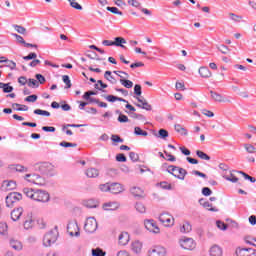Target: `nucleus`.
I'll return each mask as SVG.
<instances>
[{
  "label": "nucleus",
  "mask_w": 256,
  "mask_h": 256,
  "mask_svg": "<svg viewBox=\"0 0 256 256\" xmlns=\"http://www.w3.org/2000/svg\"><path fill=\"white\" fill-rule=\"evenodd\" d=\"M24 195L32 201H37L38 203H47L49 201L50 196L47 191L44 190H35L33 188H24L23 189Z\"/></svg>",
  "instance_id": "1"
},
{
  "label": "nucleus",
  "mask_w": 256,
  "mask_h": 256,
  "mask_svg": "<svg viewBox=\"0 0 256 256\" xmlns=\"http://www.w3.org/2000/svg\"><path fill=\"white\" fill-rule=\"evenodd\" d=\"M192 229L193 228H192V226L190 225L189 222H184L180 226V233H191Z\"/></svg>",
  "instance_id": "28"
},
{
  "label": "nucleus",
  "mask_w": 256,
  "mask_h": 256,
  "mask_svg": "<svg viewBox=\"0 0 256 256\" xmlns=\"http://www.w3.org/2000/svg\"><path fill=\"white\" fill-rule=\"evenodd\" d=\"M158 134L161 139H167L169 137V132L165 129H160Z\"/></svg>",
  "instance_id": "51"
},
{
  "label": "nucleus",
  "mask_w": 256,
  "mask_h": 256,
  "mask_svg": "<svg viewBox=\"0 0 256 256\" xmlns=\"http://www.w3.org/2000/svg\"><path fill=\"white\" fill-rule=\"evenodd\" d=\"M238 173H240V175H243L244 179H248V181H251V183L256 182L255 177L249 176L247 173H245L243 171H239Z\"/></svg>",
  "instance_id": "49"
},
{
  "label": "nucleus",
  "mask_w": 256,
  "mask_h": 256,
  "mask_svg": "<svg viewBox=\"0 0 256 256\" xmlns=\"http://www.w3.org/2000/svg\"><path fill=\"white\" fill-rule=\"evenodd\" d=\"M209 255L210 256H223V248L221 246L214 244L210 249H209Z\"/></svg>",
  "instance_id": "17"
},
{
  "label": "nucleus",
  "mask_w": 256,
  "mask_h": 256,
  "mask_svg": "<svg viewBox=\"0 0 256 256\" xmlns=\"http://www.w3.org/2000/svg\"><path fill=\"white\" fill-rule=\"evenodd\" d=\"M104 79H106V81H109L110 83H112V85H115V83H117V80L115 79V77H113V74L111 71H106L104 73Z\"/></svg>",
  "instance_id": "31"
},
{
  "label": "nucleus",
  "mask_w": 256,
  "mask_h": 256,
  "mask_svg": "<svg viewBox=\"0 0 256 256\" xmlns=\"http://www.w3.org/2000/svg\"><path fill=\"white\" fill-rule=\"evenodd\" d=\"M85 207H88V209H95L99 205V203L94 199H88L84 201Z\"/></svg>",
  "instance_id": "30"
},
{
  "label": "nucleus",
  "mask_w": 256,
  "mask_h": 256,
  "mask_svg": "<svg viewBox=\"0 0 256 256\" xmlns=\"http://www.w3.org/2000/svg\"><path fill=\"white\" fill-rule=\"evenodd\" d=\"M216 225H217L218 229H221L222 231H225V229H227V224H225L222 221H217Z\"/></svg>",
  "instance_id": "64"
},
{
  "label": "nucleus",
  "mask_w": 256,
  "mask_h": 256,
  "mask_svg": "<svg viewBox=\"0 0 256 256\" xmlns=\"http://www.w3.org/2000/svg\"><path fill=\"white\" fill-rule=\"evenodd\" d=\"M35 115H43L44 117H51V113L47 110L36 109L34 110Z\"/></svg>",
  "instance_id": "41"
},
{
  "label": "nucleus",
  "mask_w": 256,
  "mask_h": 256,
  "mask_svg": "<svg viewBox=\"0 0 256 256\" xmlns=\"http://www.w3.org/2000/svg\"><path fill=\"white\" fill-rule=\"evenodd\" d=\"M167 172L170 173V175H173V177H175L176 179H179L180 181H185V177H187V170L179 166L170 165L167 168Z\"/></svg>",
  "instance_id": "2"
},
{
  "label": "nucleus",
  "mask_w": 256,
  "mask_h": 256,
  "mask_svg": "<svg viewBox=\"0 0 256 256\" xmlns=\"http://www.w3.org/2000/svg\"><path fill=\"white\" fill-rule=\"evenodd\" d=\"M84 230L86 233H95L97 231V220H95L93 217L87 218Z\"/></svg>",
  "instance_id": "9"
},
{
  "label": "nucleus",
  "mask_w": 256,
  "mask_h": 256,
  "mask_svg": "<svg viewBox=\"0 0 256 256\" xmlns=\"http://www.w3.org/2000/svg\"><path fill=\"white\" fill-rule=\"evenodd\" d=\"M24 61H31V59H37V53L32 52L28 54L27 56L23 57Z\"/></svg>",
  "instance_id": "55"
},
{
  "label": "nucleus",
  "mask_w": 256,
  "mask_h": 256,
  "mask_svg": "<svg viewBox=\"0 0 256 256\" xmlns=\"http://www.w3.org/2000/svg\"><path fill=\"white\" fill-rule=\"evenodd\" d=\"M28 103H35L37 101V95L33 94L25 98Z\"/></svg>",
  "instance_id": "60"
},
{
  "label": "nucleus",
  "mask_w": 256,
  "mask_h": 256,
  "mask_svg": "<svg viewBox=\"0 0 256 256\" xmlns=\"http://www.w3.org/2000/svg\"><path fill=\"white\" fill-rule=\"evenodd\" d=\"M120 83L123 87H126V89H131V87H133V81L131 80L120 79Z\"/></svg>",
  "instance_id": "38"
},
{
  "label": "nucleus",
  "mask_w": 256,
  "mask_h": 256,
  "mask_svg": "<svg viewBox=\"0 0 256 256\" xmlns=\"http://www.w3.org/2000/svg\"><path fill=\"white\" fill-rule=\"evenodd\" d=\"M118 121H119V123H128L129 117H127V115H125V114H120L118 116Z\"/></svg>",
  "instance_id": "54"
},
{
  "label": "nucleus",
  "mask_w": 256,
  "mask_h": 256,
  "mask_svg": "<svg viewBox=\"0 0 256 256\" xmlns=\"http://www.w3.org/2000/svg\"><path fill=\"white\" fill-rule=\"evenodd\" d=\"M116 161H118V163H125L127 161V157L125 154H118L116 155Z\"/></svg>",
  "instance_id": "52"
},
{
  "label": "nucleus",
  "mask_w": 256,
  "mask_h": 256,
  "mask_svg": "<svg viewBox=\"0 0 256 256\" xmlns=\"http://www.w3.org/2000/svg\"><path fill=\"white\" fill-rule=\"evenodd\" d=\"M37 169L38 171H40V173H43L44 175H49L53 173V170L55 169V167L49 162H42L38 164Z\"/></svg>",
  "instance_id": "10"
},
{
  "label": "nucleus",
  "mask_w": 256,
  "mask_h": 256,
  "mask_svg": "<svg viewBox=\"0 0 256 256\" xmlns=\"http://www.w3.org/2000/svg\"><path fill=\"white\" fill-rule=\"evenodd\" d=\"M99 189L103 192L111 191V184L106 183L99 186Z\"/></svg>",
  "instance_id": "56"
},
{
  "label": "nucleus",
  "mask_w": 256,
  "mask_h": 256,
  "mask_svg": "<svg viewBox=\"0 0 256 256\" xmlns=\"http://www.w3.org/2000/svg\"><path fill=\"white\" fill-rule=\"evenodd\" d=\"M123 191H124L123 185L119 183L110 184V193H113L114 195H118V193H123Z\"/></svg>",
  "instance_id": "20"
},
{
  "label": "nucleus",
  "mask_w": 256,
  "mask_h": 256,
  "mask_svg": "<svg viewBox=\"0 0 256 256\" xmlns=\"http://www.w3.org/2000/svg\"><path fill=\"white\" fill-rule=\"evenodd\" d=\"M255 239L256 238H252V237H250V236H246V237H244V241H245V243L247 244V245H254V243H255Z\"/></svg>",
  "instance_id": "57"
},
{
  "label": "nucleus",
  "mask_w": 256,
  "mask_h": 256,
  "mask_svg": "<svg viewBox=\"0 0 256 256\" xmlns=\"http://www.w3.org/2000/svg\"><path fill=\"white\" fill-rule=\"evenodd\" d=\"M10 169L11 171H19V172L27 171V168L19 164L10 166Z\"/></svg>",
  "instance_id": "43"
},
{
  "label": "nucleus",
  "mask_w": 256,
  "mask_h": 256,
  "mask_svg": "<svg viewBox=\"0 0 256 256\" xmlns=\"http://www.w3.org/2000/svg\"><path fill=\"white\" fill-rule=\"evenodd\" d=\"M119 204L117 202H106L103 204L104 211H117Z\"/></svg>",
  "instance_id": "23"
},
{
  "label": "nucleus",
  "mask_w": 256,
  "mask_h": 256,
  "mask_svg": "<svg viewBox=\"0 0 256 256\" xmlns=\"http://www.w3.org/2000/svg\"><path fill=\"white\" fill-rule=\"evenodd\" d=\"M244 149L247 153L254 154L256 153V148L252 144H244Z\"/></svg>",
  "instance_id": "42"
},
{
  "label": "nucleus",
  "mask_w": 256,
  "mask_h": 256,
  "mask_svg": "<svg viewBox=\"0 0 256 256\" xmlns=\"http://www.w3.org/2000/svg\"><path fill=\"white\" fill-rule=\"evenodd\" d=\"M136 211H138V213H147V207L145 204L138 202L136 203Z\"/></svg>",
  "instance_id": "34"
},
{
  "label": "nucleus",
  "mask_w": 256,
  "mask_h": 256,
  "mask_svg": "<svg viewBox=\"0 0 256 256\" xmlns=\"http://www.w3.org/2000/svg\"><path fill=\"white\" fill-rule=\"evenodd\" d=\"M148 256H167V249L161 245H156L150 248Z\"/></svg>",
  "instance_id": "8"
},
{
  "label": "nucleus",
  "mask_w": 256,
  "mask_h": 256,
  "mask_svg": "<svg viewBox=\"0 0 256 256\" xmlns=\"http://www.w3.org/2000/svg\"><path fill=\"white\" fill-rule=\"evenodd\" d=\"M143 249V244L139 241H135L132 243V251L134 253H141V250Z\"/></svg>",
  "instance_id": "32"
},
{
  "label": "nucleus",
  "mask_w": 256,
  "mask_h": 256,
  "mask_svg": "<svg viewBox=\"0 0 256 256\" xmlns=\"http://www.w3.org/2000/svg\"><path fill=\"white\" fill-rule=\"evenodd\" d=\"M107 11H110V13H113L114 15H123V12L119 11V8L117 7H107Z\"/></svg>",
  "instance_id": "46"
},
{
  "label": "nucleus",
  "mask_w": 256,
  "mask_h": 256,
  "mask_svg": "<svg viewBox=\"0 0 256 256\" xmlns=\"http://www.w3.org/2000/svg\"><path fill=\"white\" fill-rule=\"evenodd\" d=\"M164 155H165L166 161L174 162L177 160V158H175V156H173L172 154H169V152H167V151H164Z\"/></svg>",
  "instance_id": "53"
},
{
  "label": "nucleus",
  "mask_w": 256,
  "mask_h": 256,
  "mask_svg": "<svg viewBox=\"0 0 256 256\" xmlns=\"http://www.w3.org/2000/svg\"><path fill=\"white\" fill-rule=\"evenodd\" d=\"M125 43H127V40L123 37H116L114 38V46L115 47H121L122 49H125Z\"/></svg>",
  "instance_id": "27"
},
{
  "label": "nucleus",
  "mask_w": 256,
  "mask_h": 256,
  "mask_svg": "<svg viewBox=\"0 0 256 256\" xmlns=\"http://www.w3.org/2000/svg\"><path fill=\"white\" fill-rule=\"evenodd\" d=\"M86 176L90 179L99 177V170L97 168H89L86 170Z\"/></svg>",
  "instance_id": "26"
},
{
  "label": "nucleus",
  "mask_w": 256,
  "mask_h": 256,
  "mask_svg": "<svg viewBox=\"0 0 256 256\" xmlns=\"http://www.w3.org/2000/svg\"><path fill=\"white\" fill-rule=\"evenodd\" d=\"M59 237V230H57V227L50 230L48 233L45 234L43 238V245L45 247H51L53 243L57 241Z\"/></svg>",
  "instance_id": "3"
},
{
  "label": "nucleus",
  "mask_w": 256,
  "mask_h": 256,
  "mask_svg": "<svg viewBox=\"0 0 256 256\" xmlns=\"http://www.w3.org/2000/svg\"><path fill=\"white\" fill-rule=\"evenodd\" d=\"M217 49L220 51V53H222V55H228V53L231 51L229 47L225 46L224 44L219 45Z\"/></svg>",
  "instance_id": "37"
},
{
  "label": "nucleus",
  "mask_w": 256,
  "mask_h": 256,
  "mask_svg": "<svg viewBox=\"0 0 256 256\" xmlns=\"http://www.w3.org/2000/svg\"><path fill=\"white\" fill-rule=\"evenodd\" d=\"M159 221L164 227H173L175 225V218L171 214L163 213L159 216Z\"/></svg>",
  "instance_id": "7"
},
{
  "label": "nucleus",
  "mask_w": 256,
  "mask_h": 256,
  "mask_svg": "<svg viewBox=\"0 0 256 256\" xmlns=\"http://www.w3.org/2000/svg\"><path fill=\"white\" fill-rule=\"evenodd\" d=\"M210 95H211V99H213V101H216L217 103H231V100L223 97V95L213 90L210 91Z\"/></svg>",
  "instance_id": "14"
},
{
  "label": "nucleus",
  "mask_w": 256,
  "mask_h": 256,
  "mask_svg": "<svg viewBox=\"0 0 256 256\" xmlns=\"http://www.w3.org/2000/svg\"><path fill=\"white\" fill-rule=\"evenodd\" d=\"M28 87H39V82L35 79H29Z\"/></svg>",
  "instance_id": "61"
},
{
  "label": "nucleus",
  "mask_w": 256,
  "mask_h": 256,
  "mask_svg": "<svg viewBox=\"0 0 256 256\" xmlns=\"http://www.w3.org/2000/svg\"><path fill=\"white\" fill-rule=\"evenodd\" d=\"M199 203L200 205H202V207H204V209H207V211H212L214 213H217L219 211L217 208L213 207V204L209 203V201L200 199Z\"/></svg>",
  "instance_id": "21"
},
{
  "label": "nucleus",
  "mask_w": 256,
  "mask_h": 256,
  "mask_svg": "<svg viewBox=\"0 0 256 256\" xmlns=\"http://www.w3.org/2000/svg\"><path fill=\"white\" fill-rule=\"evenodd\" d=\"M196 155H197V157H199V159H202L203 161H210L211 160V157L209 155H207V153H205L201 150H197Z\"/></svg>",
  "instance_id": "33"
},
{
  "label": "nucleus",
  "mask_w": 256,
  "mask_h": 256,
  "mask_svg": "<svg viewBox=\"0 0 256 256\" xmlns=\"http://www.w3.org/2000/svg\"><path fill=\"white\" fill-rule=\"evenodd\" d=\"M11 219L12 221H19L21 219V215H23V208L18 207L11 211Z\"/></svg>",
  "instance_id": "18"
},
{
  "label": "nucleus",
  "mask_w": 256,
  "mask_h": 256,
  "mask_svg": "<svg viewBox=\"0 0 256 256\" xmlns=\"http://www.w3.org/2000/svg\"><path fill=\"white\" fill-rule=\"evenodd\" d=\"M131 237L129 236V233L122 232L118 236V243L119 245H122L123 247L127 245L130 241Z\"/></svg>",
  "instance_id": "16"
},
{
  "label": "nucleus",
  "mask_w": 256,
  "mask_h": 256,
  "mask_svg": "<svg viewBox=\"0 0 256 256\" xmlns=\"http://www.w3.org/2000/svg\"><path fill=\"white\" fill-rule=\"evenodd\" d=\"M128 5L139 9V7H141V2H139V0H128Z\"/></svg>",
  "instance_id": "47"
},
{
  "label": "nucleus",
  "mask_w": 256,
  "mask_h": 256,
  "mask_svg": "<svg viewBox=\"0 0 256 256\" xmlns=\"http://www.w3.org/2000/svg\"><path fill=\"white\" fill-rule=\"evenodd\" d=\"M129 158L131 159V161L137 162V161H139V154H137L135 152H130Z\"/></svg>",
  "instance_id": "59"
},
{
  "label": "nucleus",
  "mask_w": 256,
  "mask_h": 256,
  "mask_svg": "<svg viewBox=\"0 0 256 256\" xmlns=\"http://www.w3.org/2000/svg\"><path fill=\"white\" fill-rule=\"evenodd\" d=\"M107 253L101 248L92 249V256H105Z\"/></svg>",
  "instance_id": "36"
},
{
  "label": "nucleus",
  "mask_w": 256,
  "mask_h": 256,
  "mask_svg": "<svg viewBox=\"0 0 256 256\" xmlns=\"http://www.w3.org/2000/svg\"><path fill=\"white\" fill-rule=\"evenodd\" d=\"M136 99L140 103L136 104V107H139L140 109H145V111H151L153 109V106H151V104H149V102H147L145 98L137 97Z\"/></svg>",
  "instance_id": "15"
},
{
  "label": "nucleus",
  "mask_w": 256,
  "mask_h": 256,
  "mask_svg": "<svg viewBox=\"0 0 256 256\" xmlns=\"http://www.w3.org/2000/svg\"><path fill=\"white\" fill-rule=\"evenodd\" d=\"M24 179H26L28 183H32L33 185H38L40 187H43V185L47 183L44 178L38 174H26Z\"/></svg>",
  "instance_id": "4"
},
{
  "label": "nucleus",
  "mask_w": 256,
  "mask_h": 256,
  "mask_svg": "<svg viewBox=\"0 0 256 256\" xmlns=\"http://www.w3.org/2000/svg\"><path fill=\"white\" fill-rule=\"evenodd\" d=\"M179 245L182 247V249H185L186 251H193L195 247H197V244L195 243V240L193 238H181L179 240Z\"/></svg>",
  "instance_id": "5"
},
{
  "label": "nucleus",
  "mask_w": 256,
  "mask_h": 256,
  "mask_svg": "<svg viewBox=\"0 0 256 256\" xmlns=\"http://www.w3.org/2000/svg\"><path fill=\"white\" fill-rule=\"evenodd\" d=\"M67 232L71 237H79L80 231H79V225L77 224V222L75 221L69 222L67 226Z\"/></svg>",
  "instance_id": "11"
},
{
  "label": "nucleus",
  "mask_w": 256,
  "mask_h": 256,
  "mask_svg": "<svg viewBox=\"0 0 256 256\" xmlns=\"http://www.w3.org/2000/svg\"><path fill=\"white\" fill-rule=\"evenodd\" d=\"M134 93H135V95H137V97H141V85H139V84H136L135 86H134Z\"/></svg>",
  "instance_id": "62"
},
{
  "label": "nucleus",
  "mask_w": 256,
  "mask_h": 256,
  "mask_svg": "<svg viewBox=\"0 0 256 256\" xmlns=\"http://www.w3.org/2000/svg\"><path fill=\"white\" fill-rule=\"evenodd\" d=\"M134 133H135L136 135H140V136H142V137H147V135H148L147 131H143V130L141 129V127H135V128H134Z\"/></svg>",
  "instance_id": "44"
},
{
  "label": "nucleus",
  "mask_w": 256,
  "mask_h": 256,
  "mask_svg": "<svg viewBox=\"0 0 256 256\" xmlns=\"http://www.w3.org/2000/svg\"><path fill=\"white\" fill-rule=\"evenodd\" d=\"M95 88L99 91H103V89H107V84L103 83L101 80H98Z\"/></svg>",
  "instance_id": "48"
},
{
  "label": "nucleus",
  "mask_w": 256,
  "mask_h": 256,
  "mask_svg": "<svg viewBox=\"0 0 256 256\" xmlns=\"http://www.w3.org/2000/svg\"><path fill=\"white\" fill-rule=\"evenodd\" d=\"M68 2L70 3V6L73 9H76L77 11H82L83 10V6H81L79 3H77L75 0H68Z\"/></svg>",
  "instance_id": "39"
},
{
  "label": "nucleus",
  "mask_w": 256,
  "mask_h": 256,
  "mask_svg": "<svg viewBox=\"0 0 256 256\" xmlns=\"http://www.w3.org/2000/svg\"><path fill=\"white\" fill-rule=\"evenodd\" d=\"M115 75H118V77H121V79H124V77H126V79H129V74H127V72H123V71H114Z\"/></svg>",
  "instance_id": "58"
},
{
  "label": "nucleus",
  "mask_w": 256,
  "mask_h": 256,
  "mask_svg": "<svg viewBox=\"0 0 256 256\" xmlns=\"http://www.w3.org/2000/svg\"><path fill=\"white\" fill-rule=\"evenodd\" d=\"M10 246L14 251H22L23 250V243L21 241L16 240V239H11L10 240Z\"/></svg>",
  "instance_id": "24"
},
{
  "label": "nucleus",
  "mask_w": 256,
  "mask_h": 256,
  "mask_svg": "<svg viewBox=\"0 0 256 256\" xmlns=\"http://www.w3.org/2000/svg\"><path fill=\"white\" fill-rule=\"evenodd\" d=\"M106 101H109V103H115V101H120L122 103H127V100L123 99V98H119L117 96L114 95H108L105 97Z\"/></svg>",
  "instance_id": "29"
},
{
  "label": "nucleus",
  "mask_w": 256,
  "mask_h": 256,
  "mask_svg": "<svg viewBox=\"0 0 256 256\" xmlns=\"http://www.w3.org/2000/svg\"><path fill=\"white\" fill-rule=\"evenodd\" d=\"M144 225L147 231H150V233H160L161 231L154 220H145Z\"/></svg>",
  "instance_id": "13"
},
{
  "label": "nucleus",
  "mask_w": 256,
  "mask_h": 256,
  "mask_svg": "<svg viewBox=\"0 0 256 256\" xmlns=\"http://www.w3.org/2000/svg\"><path fill=\"white\" fill-rule=\"evenodd\" d=\"M175 131H177V133H180V135H187V129H185L183 126H181L180 124H176L174 126Z\"/></svg>",
  "instance_id": "40"
},
{
  "label": "nucleus",
  "mask_w": 256,
  "mask_h": 256,
  "mask_svg": "<svg viewBox=\"0 0 256 256\" xmlns=\"http://www.w3.org/2000/svg\"><path fill=\"white\" fill-rule=\"evenodd\" d=\"M229 174H224L223 177L226 179V181H230L231 183H237L239 181V178L235 176V171L229 170Z\"/></svg>",
  "instance_id": "25"
},
{
  "label": "nucleus",
  "mask_w": 256,
  "mask_h": 256,
  "mask_svg": "<svg viewBox=\"0 0 256 256\" xmlns=\"http://www.w3.org/2000/svg\"><path fill=\"white\" fill-rule=\"evenodd\" d=\"M91 95H97V93L93 91H87L84 93L83 99H85V101H89V103H93V98H91Z\"/></svg>",
  "instance_id": "35"
},
{
  "label": "nucleus",
  "mask_w": 256,
  "mask_h": 256,
  "mask_svg": "<svg viewBox=\"0 0 256 256\" xmlns=\"http://www.w3.org/2000/svg\"><path fill=\"white\" fill-rule=\"evenodd\" d=\"M23 199V195L19 192H11L7 197H6V207H13L15 203L18 201H21Z\"/></svg>",
  "instance_id": "6"
},
{
  "label": "nucleus",
  "mask_w": 256,
  "mask_h": 256,
  "mask_svg": "<svg viewBox=\"0 0 256 256\" xmlns=\"http://www.w3.org/2000/svg\"><path fill=\"white\" fill-rule=\"evenodd\" d=\"M213 192L211 191V188L209 187H204L202 189V194L205 196V197H209V195H211Z\"/></svg>",
  "instance_id": "63"
},
{
  "label": "nucleus",
  "mask_w": 256,
  "mask_h": 256,
  "mask_svg": "<svg viewBox=\"0 0 256 256\" xmlns=\"http://www.w3.org/2000/svg\"><path fill=\"white\" fill-rule=\"evenodd\" d=\"M131 194L139 199H143V197H145V191L139 187H132Z\"/></svg>",
  "instance_id": "22"
},
{
  "label": "nucleus",
  "mask_w": 256,
  "mask_h": 256,
  "mask_svg": "<svg viewBox=\"0 0 256 256\" xmlns=\"http://www.w3.org/2000/svg\"><path fill=\"white\" fill-rule=\"evenodd\" d=\"M62 79H63V82L66 85V89H71L72 84H71V80L69 79V76L64 75V76H62Z\"/></svg>",
  "instance_id": "50"
},
{
  "label": "nucleus",
  "mask_w": 256,
  "mask_h": 256,
  "mask_svg": "<svg viewBox=\"0 0 256 256\" xmlns=\"http://www.w3.org/2000/svg\"><path fill=\"white\" fill-rule=\"evenodd\" d=\"M235 253L237 256H256V250L253 248L237 247Z\"/></svg>",
  "instance_id": "12"
},
{
  "label": "nucleus",
  "mask_w": 256,
  "mask_h": 256,
  "mask_svg": "<svg viewBox=\"0 0 256 256\" xmlns=\"http://www.w3.org/2000/svg\"><path fill=\"white\" fill-rule=\"evenodd\" d=\"M198 73L203 79H209V77L213 76V73H211V70H209L208 67L202 66L199 68Z\"/></svg>",
  "instance_id": "19"
},
{
  "label": "nucleus",
  "mask_w": 256,
  "mask_h": 256,
  "mask_svg": "<svg viewBox=\"0 0 256 256\" xmlns=\"http://www.w3.org/2000/svg\"><path fill=\"white\" fill-rule=\"evenodd\" d=\"M13 28L15 31H17V33H20V35H25V33H27V29L23 26L14 25Z\"/></svg>",
  "instance_id": "45"
}]
</instances>
